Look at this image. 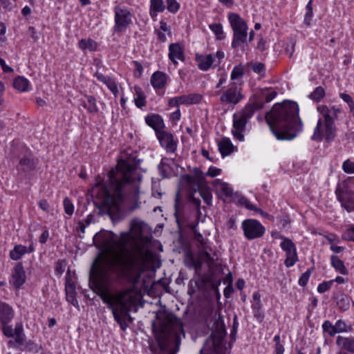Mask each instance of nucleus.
Segmentation results:
<instances>
[{"label":"nucleus","instance_id":"obj_29","mask_svg":"<svg viewBox=\"0 0 354 354\" xmlns=\"http://www.w3.org/2000/svg\"><path fill=\"white\" fill-rule=\"evenodd\" d=\"M217 192H221L226 197H230L233 195V189L227 183L223 182L221 179H216L212 183Z\"/></svg>","mask_w":354,"mask_h":354},{"label":"nucleus","instance_id":"obj_23","mask_svg":"<svg viewBox=\"0 0 354 354\" xmlns=\"http://www.w3.org/2000/svg\"><path fill=\"white\" fill-rule=\"evenodd\" d=\"M168 75L161 71H156L151 77L150 82L152 86L156 89H162L165 88Z\"/></svg>","mask_w":354,"mask_h":354},{"label":"nucleus","instance_id":"obj_49","mask_svg":"<svg viewBox=\"0 0 354 354\" xmlns=\"http://www.w3.org/2000/svg\"><path fill=\"white\" fill-rule=\"evenodd\" d=\"M333 284V281H330V280L327 281H324V282L319 283V286H317L318 292L324 293V292L328 291V290L330 289Z\"/></svg>","mask_w":354,"mask_h":354},{"label":"nucleus","instance_id":"obj_52","mask_svg":"<svg viewBox=\"0 0 354 354\" xmlns=\"http://www.w3.org/2000/svg\"><path fill=\"white\" fill-rule=\"evenodd\" d=\"M342 239L346 241H354V225L348 228L342 234Z\"/></svg>","mask_w":354,"mask_h":354},{"label":"nucleus","instance_id":"obj_31","mask_svg":"<svg viewBox=\"0 0 354 354\" xmlns=\"http://www.w3.org/2000/svg\"><path fill=\"white\" fill-rule=\"evenodd\" d=\"M330 264L337 272L343 275L348 274V269L346 268L343 261H342L337 255H331Z\"/></svg>","mask_w":354,"mask_h":354},{"label":"nucleus","instance_id":"obj_42","mask_svg":"<svg viewBox=\"0 0 354 354\" xmlns=\"http://www.w3.org/2000/svg\"><path fill=\"white\" fill-rule=\"evenodd\" d=\"M342 168L348 174H354V160L347 159L343 162Z\"/></svg>","mask_w":354,"mask_h":354},{"label":"nucleus","instance_id":"obj_16","mask_svg":"<svg viewBox=\"0 0 354 354\" xmlns=\"http://www.w3.org/2000/svg\"><path fill=\"white\" fill-rule=\"evenodd\" d=\"M279 238L282 239L280 247L286 252V258L284 264L287 268L292 267L298 261L296 246L290 239L283 237L281 235H279Z\"/></svg>","mask_w":354,"mask_h":354},{"label":"nucleus","instance_id":"obj_46","mask_svg":"<svg viewBox=\"0 0 354 354\" xmlns=\"http://www.w3.org/2000/svg\"><path fill=\"white\" fill-rule=\"evenodd\" d=\"M167 9L169 12L176 13L180 9V3L176 0H166Z\"/></svg>","mask_w":354,"mask_h":354},{"label":"nucleus","instance_id":"obj_24","mask_svg":"<svg viewBox=\"0 0 354 354\" xmlns=\"http://www.w3.org/2000/svg\"><path fill=\"white\" fill-rule=\"evenodd\" d=\"M317 109L322 117L320 118L322 121H334L333 118L339 112V109L335 106L329 108L326 105H319Z\"/></svg>","mask_w":354,"mask_h":354},{"label":"nucleus","instance_id":"obj_56","mask_svg":"<svg viewBox=\"0 0 354 354\" xmlns=\"http://www.w3.org/2000/svg\"><path fill=\"white\" fill-rule=\"evenodd\" d=\"M340 97L348 104L351 111L354 109V102L351 95L346 93H340Z\"/></svg>","mask_w":354,"mask_h":354},{"label":"nucleus","instance_id":"obj_45","mask_svg":"<svg viewBox=\"0 0 354 354\" xmlns=\"http://www.w3.org/2000/svg\"><path fill=\"white\" fill-rule=\"evenodd\" d=\"M337 305L342 311H346L349 308L350 303L348 298L342 295L341 298L337 301Z\"/></svg>","mask_w":354,"mask_h":354},{"label":"nucleus","instance_id":"obj_5","mask_svg":"<svg viewBox=\"0 0 354 354\" xmlns=\"http://www.w3.org/2000/svg\"><path fill=\"white\" fill-rule=\"evenodd\" d=\"M354 178L347 177L339 181L335 188V194L341 207L347 212H354Z\"/></svg>","mask_w":354,"mask_h":354},{"label":"nucleus","instance_id":"obj_50","mask_svg":"<svg viewBox=\"0 0 354 354\" xmlns=\"http://www.w3.org/2000/svg\"><path fill=\"white\" fill-rule=\"evenodd\" d=\"M238 203L239 205L245 207L247 209L252 210L256 209V206L251 203L245 197L240 196L238 199Z\"/></svg>","mask_w":354,"mask_h":354},{"label":"nucleus","instance_id":"obj_59","mask_svg":"<svg viewBox=\"0 0 354 354\" xmlns=\"http://www.w3.org/2000/svg\"><path fill=\"white\" fill-rule=\"evenodd\" d=\"M48 238H49V232L47 229H45L39 237V242L41 244H44L47 242Z\"/></svg>","mask_w":354,"mask_h":354},{"label":"nucleus","instance_id":"obj_32","mask_svg":"<svg viewBox=\"0 0 354 354\" xmlns=\"http://www.w3.org/2000/svg\"><path fill=\"white\" fill-rule=\"evenodd\" d=\"M209 28L215 35L217 40H223L226 36L223 31V26L221 23H214L209 25Z\"/></svg>","mask_w":354,"mask_h":354},{"label":"nucleus","instance_id":"obj_33","mask_svg":"<svg viewBox=\"0 0 354 354\" xmlns=\"http://www.w3.org/2000/svg\"><path fill=\"white\" fill-rule=\"evenodd\" d=\"M35 168V162L30 156H26L20 160L19 169L23 171H29Z\"/></svg>","mask_w":354,"mask_h":354},{"label":"nucleus","instance_id":"obj_38","mask_svg":"<svg viewBox=\"0 0 354 354\" xmlns=\"http://www.w3.org/2000/svg\"><path fill=\"white\" fill-rule=\"evenodd\" d=\"M137 97L134 99L135 104L137 107L141 109L146 105L145 96L141 88L138 86H135Z\"/></svg>","mask_w":354,"mask_h":354},{"label":"nucleus","instance_id":"obj_58","mask_svg":"<svg viewBox=\"0 0 354 354\" xmlns=\"http://www.w3.org/2000/svg\"><path fill=\"white\" fill-rule=\"evenodd\" d=\"M39 207L44 212H48L50 210V205L46 200H41L39 202Z\"/></svg>","mask_w":354,"mask_h":354},{"label":"nucleus","instance_id":"obj_30","mask_svg":"<svg viewBox=\"0 0 354 354\" xmlns=\"http://www.w3.org/2000/svg\"><path fill=\"white\" fill-rule=\"evenodd\" d=\"M165 9L163 0H150L149 15L153 20L156 19L158 13L162 12Z\"/></svg>","mask_w":354,"mask_h":354},{"label":"nucleus","instance_id":"obj_35","mask_svg":"<svg viewBox=\"0 0 354 354\" xmlns=\"http://www.w3.org/2000/svg\"><path fill=\"white\" fill-rule=\"evenodd\" d=\"M78 46L84 50H88L90 51H95L97 48V44L92 39H82L79 41Z\"/></svg>","mask_w":354,"mask_h":354},{"label":"nucleus","instance_id":"obj_34","mask_svg":"<svg viewBox=\"0 0 354 354\" xmlns=\"http://www.w3.org/2000/svg\"><path fill=\"white\" fill-rule=\"evenodd\" d=\"M245 74V67L243 64H240L236 65L230 75V79L232 81H241Z\"/></svg>","mask_w":354,"mask_h":354},{"label":"nucleus","instance_id":"obj_13","mask_svg":"<svg viewBox=\"0 0 354 354\" xmlns=\"http://www.w3.org/2000/svg\"><path fill=\"white\" fill-rule=\"evenodd\" d=\"M241 228L245 237L249 240L260 238L266 232L264 226L259 221L253 218L244 220L241 223Z\"/></svg>","mask_w":354,"mask_h":354},{"label":"nucleus","instance_id":"obj_37","mask_svg":"<svg viewBox=\"0 0 354 354\" xmlns=\"http://www.w3.org/2000/svg\"><path fill=\"white\" fill-rule=\"evenodd\" d=\"M248 66L251 67L252 71L259 75L260 77H263L266 75V70L265 65L261 62H250L247 64Z\"/></svg>","mask_w":354,"mask_h":354},{"label":"nucleus","instance_id":"obj_64","mask_svg":"<svg viewBox=\"0 0 354 354\" xmlns=\"http://www.w3.org/2000/svg\"><path fill=\"white\" fill-rule=\"evenodd\" d=\"M275 351L276 354H283L284 353L283 346L280 342L276 344Z\"/></svg>","mask_w":354,"mask_h":354},{"label":"nucleus","instance_id":"obj_57","mask_svg":"<svg viewBox=\"0 0 354 354\" xmlns=\"http://www.w3.org/2000/svg\"><path fill=\"white\" fill-rule=\"evenodd\" d=\"M310 275V271H306V272L303 273L299 279V285L303 286H305L309 279Z\"/></svg>","mask_w":354,"mask_h":354},{"label":"nucleus","instance_id":"obj_36","mask_svg":"<svg viewBox=\"0 0 354 354\" xmlns=\"http://www.w3.org/2000/svg\"><path fill=\"white\" fill-rule=\"evenodd\" d=\"M83 106L91 113H96L98 111L96 100L91 95L87 96L86 101L83 103Z\"/></svg>","mask_w":354,"mask_h":354},{"label":"nucleus","instance_id":"obj_12","mask_svg":"<svg viewBox=\"0 0 354 354\" xmlns=\"http://www.w3.org/2000/svg\"><path fill=\"white\" fill-rule=\"evenodd\" d=\"M15 340L10 339L8 342V346L13 348L15 344L17 345V348L21 351H32L35 347V343L29 340L26 341V335L24 334V326L22 323L17 322L15 325Z\"/></svg>","mask_w":354,"mask_h":354},{"label":"nucleus","instance_id":"obj_26","mask_svg":"<svg viewBox=\"0 0 354 354\" xmlns=\"http://www.w3.org/2000/svg\"><path fill=\"white\" fill-rule=\"evenodd\" d=\"M154 32L156 34L158 40L162 43L165 42L167 39V36H171V35L170 26L163 20L160 21L159 28H156Z\"/></svg>","mask_w":354,"mask_h":354},{"label":"nucleus","instance_id":"obj_53","mask_svg":"<svg viewBox=\"0 0 354 354\" xmlns=\"http://www.w3.org/2000/svg\"><path fill=\"white\" fill-rule=\"evenodd\" d=\"M277 95V92L274 90H266L263 92V95L267 102H271Z\"/></svg>","mask_w":354,"mask_h":354},{"label":"nucleus","instance_id":"obj_55","mask_svg":"<svg viewBox=\"0 0 354 354\" xmlns=\"http://www.w3.org/2000/svg\"><path fill=\"white\" fill-rule=\"evenodd\" d=\"M324 238L328 241L330 245H336L340 242L339 238L335 234L325 235Z\"/></svg>","mask_w":354,"mask_h":354},{"label":"nucleus","instance_id":"obj_10","mask_svg":"<svg viewBox=\"0 0 354 354\" xmlns=\"http://www.w3.org/2000/svg\"><path fill=\"white\" fill-rule=\"evenodd\" d=\"M224 351L223 334L216 331L207 339L199 354H224Z\"/></svg>","mask_w":354,"mask_h":354},{"label":"nucleus","instance_id":"obj_7","mask_svg":"<svg viewBox=\"0 0 354 354\" xmlns=\"http://www.w3.org/2000/svg\"><path fill=\"white\" fill-rule=\"evenodd\" d=\"M205 175L200 169H195L193 176L187 177V182L193 193L198 191L204 202L210 205L212 203V194L210 188L207 186L205 178Z\"/></svg>","mask_w":354,"mask_h":354},{"label":"nucleus","instance_id":"obj_25","mask_svg":"<svg viewBox=\"0 0 354 354\" xmlns=\"http://www.w3.org/2000/svg\"><path fill=\"white\" fill-rule=\"evenodd\" d=\"M217 146L223 157H225L231 154L234 150V146L228 138H223L217 140Z\"/></svg>","mask_w":354,"mask_h":354},{"label":"nucleus","instance_id":"obj_63","mask_svg":"<svg viewBox=\"0 0 354 354\" xmlns=\"http://www.w3.org/2000/svg\"><path fill=\"white\" fill-rule=\"evenodd\" d=\"M330 249L335 253L338 254L344 251V247L338 246L336 245H330Z\"/></svg>","mask_w":354,"mask_h":354},{"label":"nucleus","instance_id":"obj_14","mask_svg":"<svg viewBox=\"0 0 354 354\" xmlns=\"http://www.w3.org/2000/svg\"><path fill=\"white\" fill-rule=\"evenodd\" d=\"M216 95H220L219 100L224 104L234 106L243 99L241 88L234 85H230L222 91L217 92Z\"/></svg>","mask_w":354,"mask_h":354},{"label":"nucleus","instance_id":"obj_6","mask_svg":"<svg viewBox=\"0 0 354 354\" xmlns=\"http://www.w3.org/2000/svg\"><path fill=\"white\" fill-rule=\"evenodd\" d=\"M227 19L233 32L232 48H236L247 41L248 26L245 19L237 13H228Z\"/></svg>","mask_w":354,"mask_h":354},{"label":"nucleus","instance_id":"obj_2","mask_svg":"<svg viewBox=\"0 0 354 354\" xmlns=\"http://www.w3.org/2000/svg\"><path fill=\"white\" fill-rule=\"evenodd\" d=\"M109 189L100 180L92 189V194L100 201L101 205L109 212L120 210L123 195L136 198L139 194L140 176L134 165L127 160H120L115 168L108 174Z\"/></svg>","mask_w":354,"mask_h":354},{"label":"nucleus","instance_id":"obj_8","mask_svg":"<svg viewBox=\"0 0 354 354\" xmlns=\"http://www.w3.org/2000/svg\"><path fill=\"white\" fill-rule=\"evenodd\" d=\"M254 110L251 106H246L233 115V128L232 133L235 139L244 140L243 131L248 120L252 116Z\"/></svg>","mask_w":354,"mask_h":354},{"label":"nucleus","instance_id":"obj_22","mask_svg":"<svg viewBox=\"0 0 354 354\" xmlns=\"http://www.w3.org/2000/svg\"><path fill=\"white\" fill-rule=\"evenodd\" d=\"M34 250L35 248L32 243L30 244L28 247L24 246L21 244H18L10 251L9 256L11 259L18 261L26 254L31 253L34 252Z\"/></svg>","mask_w":354,"mask_h":354},{"label":"nucleus","instance_id":"obj_43","mask_svg":"<svg viewBox=\"0 0 354 354\" xmlns=\"http://www.w3.org/2000/svg\"><path fill=\"white\" fill-rule=\"evenodd\" d=\"M322 328L324 332L327 333L331 337L334 336L337 333L335 326L333 325L328 320L324 322Z\"/></svg>","mask_w":354,"mask_h":354},{"label":"nucleus","instance_id":"obj_9","mask_svg":"<svg viewBox=\"0 0 354 354\" xmlns=\"http://www.w3.org/2000/svg\"><path fill=\"white\" fill-rule=\"evenodd\" d=\"M335 136L336 127L334 121H322V119H319L311 139L316 142H321L324 140L327 142H331L335 139Z\"/></svg>","mask_w":354,"mask_h":354},{"label":"nucleus","instance_id":"obj_15","mask_svg":"<svg viewBox=\"0 0 354 354\" xmlns=\"http://www.w3.org/2000/svg\"><path fill=\"white\" fill-rule=\"evenodd\" d=\"M114 29L116 32L124 31L131 23L132 15L125 6H115L114 7Z\"/></svg>","mask_w":354,"mask_h":354},{"label":"nucleus","instance_id":"obj_1","mask_svg":"<svg viewBox=\"0 0 354 354\" xmlns=\"http://www.w3.org/2000/svg\"><path fill=\"white\" fill-rule=\"evenodd\" d=\"M142 235L141 226L133 221L129 232L118 237L111 232L96 234L94 241L102 248V254L95 260L90 276L91 288L111 310L122 330L127 328L125 317L138 299L137 290L130 288L113 293L111 284L115 277L127 276L134 268L141 270L151 257L149 250L137 245Z\"/></svg>","mask_w":354,"mask_h":354},{"label":"nucleus","instance_id":"obj_51","mask_svg":"<svg viewBox=\"0 0 354 354\" xmlns=\"http://www.w3.org/2000/svg\"><path fill=\"white\" fill-rule=\"evenodd\" d=\"M105 84L115 96L118 95V88L115 82L112 78L110 77Z\"/></svg>","mask_w":354,"mask_h":354},{"label":"nucleus","instance_id":"obj_21","mask_svg":"<svg viewBox=\"0 0 354 354\" xmlns=\"http://www.w3.org/2000/svg\"><path fill=\"white\" fill-rule=\"evenodd\" d=\"M14 317L13 308L4 301H0V324L10 323Z\"/></svg>","mask_w":354,"mask_h":354},{"label":"nucleus","instance_id":"obj_19","mask_svg":"<svg viewBox=\"0 0 354 354\" xmlns=\"http://www.w3.org/2000/svg\"><path fill=\"white\" fill-rule=\"evenodd\" d=\"M168 57L175 65L178 64L177 60L183 62L185 59L183 45L180 43L171 44L169 46Z\"/></svg>","mask_w":354,"mask_h":354},{"label":"nucleus","instance_id":"obj_28","mask_svg":"<svg viewBox=\"0 0 354 354\" xmlns=\"http://www.w3.org/2000/svg\"><path fill=\"white\" fill-rule=\"evenodd\" d=\"M13 86L19 92H28L32 89L30 81L23 76H17L14 79Z\"/></svg>","mask_w":354,"mask_h":354},{"label":"nucleus","instance_id":"obj_61","mask_svg":"<svg viewBox=\"0 0 354 354\" xmlns=\"http://www.w3.org/2000/svg\"><path fill=\"white\" fill-rule=\"evenodd\" d=\"M95 77L96 78L100 80V82H102V83H104V84H106V82L109 80V79L110 78L108 76H105L102 73H97L95 74Z\"/></svg>","mask_w":354,"mask_h":354},{"label":"nucleus","instance_id":"obj_62","mask_svg":"<svg viewBox=\"0 0 354 354\" xmlns=\"http://www.w3.org/2000/svg\"><path fill=\"white\" fill-rule=\"evenodd\" d=\"M171 119L174 121H178L180 119V111L178 109L176 111L173 112L170 116Z\"/></svg>","mask_w":354,"mask_h":354},{"label":"nucleus","instance_id":"obj_11","mask_svg":"<svg viewBox=\"0 0 354 354\" xmlns=\"http://www.w3.org/2000/svg\"><path fill=\"white\" fill-rule=\"evenodd\" d=\"M225 58L223 50H217L215 54L196 53L195 61L198 68L203 71H208L212 66H218Z\"/></svg>","mask_w":354,"mask_h":354},{"label":"nucleus","instance_id":"obj_54","mask_svg":"<svg viewBox=\"0 0 354 354\" xmlns=\"http://www.w3.org/2000/svg\"><path fill=\"white\" fill-rule=\"evenodd\" d=\"M222 172V169L220 168H217L214 166H211L209 167L208 171L206 173V176L214 178L217 176H219Z\"/></svg>","mask_w":354,"mask_h":354},{"label":"nucleus","instance_id":"obj_17","mask_svg":"<svg viewBox=\"0 0 354 354\" xmlns=\"http://www.w3.org/2000/svg\"><path fill=\"white\" fill-rule=\"evenodd\" d=\"M156 136L160 145L164 147L168 153L175 152L177 148V142L174 140L172 134L162 130L157 131Z\"/></svg>","mask_w":354,"mask_h":354},{"label":"nucleus","instance_id":"obj_40","mask_svg":"<svg viewBox=\"0 0 354 354\" xmlns=\"http://www.w3.org/2000/svg\"><path fill=\"white\" fill-rule=\"evenodd\" d=\"M325 96V90L322 86H318L309 95V97L315 102L321 101Z\"/></svg>","mask_w":354,"mask_h":354},{"label":"nucleus","instance_id":"obj_39","mask_svg":"<svg viewBox=\"0 0 354 354\" xmlns=\"http://www.w3.org/2000/svg\"><path fill=\"white\" fill-rule=\"evenodd\" d=\"M187 95H180L171 98L169 100L168 104L170 107H178L180 105L188 104Z\"/></svg>","mask_w":354,"mask_h":354},{"label":"nucleus","instance_id":"obj_48","mask_svg":"<svg viewBox=\"0 0 354 354\" xmlns=\"http://www.w3.org/2000/svg\"><path fill=\"white\" fill-rule=\"evenodd\" d=\"M186 95L188 104H197L202 100V95L198 93H191Z\"/></svg>","mask_w":354,"mask_h":354},{"label":"nucleus","instance_id":"obj_20","mask_svg":"<svg viewBox=\"0 0 354 354\" xmlns=\"http://www.w3.org/2000/svg\"><path fill=\"white\" fill-rule=\"evenodd\" d=\"M336 345L340 349L348 353H354V336L338 335L335 341Z\"/></svg>","mask_w":354,"mask_h":354},{"label":"nucleus","instance_id":"obj_44","mask_svg":"<svg viewBox=\"0 0 354 354\" xmlns=\"http://www.w3.org/2000/svg\"><path fill=\"white\" fill-rule=\"evenodd\" d=\"M10 323L1 324V330L3 334L8 338L13 337L15 334V328H12Z\"/></svg>","mask_w":354,"mask_h":354},{"label":"nucleus","instance_id":"obj_3","mask_svg":"<svg viewBox=\"0 0 354 354\" xmlns=\"http://www.w3.org/2000/svg\"><path fill=\"white\" fill-rule=\"evenodd\" d=\"M266 120L277 140H292L302 129L299 106L294 102L274 104L266 115Z\"/></svg>","mask_w":354,"mask_h":354},{"label":"nucleus","instance_id":"obj_47","mask_svg":"<svg viewBox=\"0 0 354 354\" xmlns=\"http://www.w3.org/2000/svg\"><path fill=\"white\" fill-rule=\"evenodd\" d=\"M64 212L68 216H72L74 212V205L71 201L66 197L63 201Z\"/></svg>","mask_w":354,"mask_h":354},{"label":"nucleus","instance_id":"obj_60","mask_svg":"<svg viewBox=\"0 0 354 354\" xmlns=\"http://www.w3.org/2000/svg\"><path fill=\"white\" fill-rule=\"evenodd\" d=\"M0 66L2 70L6 73H12L13 69L6 64V62L3 59H0Z\"/></svg>","mask_w":354,"mask_h":354},{"label":"nucleus","instance_id":"obj_4","mask_svg":"<svg viewBox=\"0 0 354 354\" xmlns=\"http://www.w3.org/2000/svg\"><path fill=\"white\" fill-rule=\"evenodd\" d=\"M153 331L158 346L154 354H176L181 339L185 336L182 321L174 314L165 312L157 314Z\"/></svg>","mask_w":354,"mask_h":354},{"label":"nucleus","instance_id":"obj_18","mask_svg":"<svg viewBox=\"0 0 354 354\" xmlns=\"http://www.w3.org/2000/svg\"><path fill=\"white\" fill-rule=\"evenodd\" d=\"M26 272L21 263H17L13 268L10 278V283L19 289L26 282Z\"/></svg>","mask_w":354,"mask_h":354},{"label":"nucleus","instance_id":"obj_27","mask_svg":"<svg viewBox=\"0 0 354 354\" xmlns=\"http://www.w3.org/2000/svg\"><path fill=\"white\" fill-rule=\"evenodd\" d=\"M147 124L153 128L156 132L161 131L160 129L163 126V120L158 114H149L145 117Z\"/></svg>","mask_w":354,"mask_h":354},{"label":"nucleus","instance_id":"obj_41","mask_svg":"<svg viewBox=\"0 0 354 354\" xmlns=\"http://www.w3.org/2000/svg\"><path fill=\"white\" fill-rule=\"evenodd\" d=\"M335 326L337 333L350 332L352 329L350 325L346 324V322L342 319L337 320Z\"/></svg>","mask_w":354,"mask_h":354}]
</instances>
